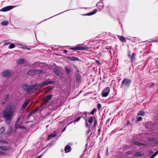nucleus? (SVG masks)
Instances as JSON below:
<instances>
[{
  "mask_svg": "<svg viewBox=\"0 0 158 158\" xmlns=\"http://www.w3.org/2000/svg\"><path fill=\"white\" fill-rule=\"evenodd\" d=\"M33 114V112L31 111L28 114V116H30Z\"/></svg>",
  "mask_w": 158,
  "mask_h": 158,
  "instance_id": "obj_43",
  "label": "nucleus"
},
{
  "mask_svg": "<svg viewBox=\"0 0 158 158\" xmlns=\"http://www.w3.org/2000/svg\"><path fill=\"white\" fill-rule=\"evenodd\" d=\"M82 117V116H80V117H78V118H77L76 120H75L74 121V123H75L76 122H78L79 121L80 119ZM73 122V121H71V123H72Z\"/></svg>",
  "mask_w": 158,
  "mask_h": 158,
  "instance_id": "obj_33",
  "label": "nucleus"
},
{
  "mask_svg": "<svg viewBox=\"0 0 158 158\" xmlns=\"http://www.w3.org/2000/svg\"><path fill=\"white\" fill-rule=\"evenodd\" d=\"M152 153H153L152 151H150V154H152Z\"/></svg>",
  "mask_w": 158,
  "mask_h": 158,
  "instance_id": "obj_55",
  "label": "nucleus"
},
{
  "mask_svg": "<svg viewBox=\"0 0 158 158\" xmlns=\"http://www.w3.org/2000/svg\"><path fill=\"white\" fill-rule=\"evenodd\" d=\"M12 129H10L9 132H7V134L10 133L12 131Z\"/></svg>",
  "mask_w": 158,
  "mask_h": 158,
  "instance_id": "obj_45",
  "label": "nucleus"
},
{
  "mask_svg": "<svg viewBox=\"0 0 158 158\" xmlns=\"http://www.w3.org/2000/svg\"><path fill=\"white\" fill-rule=\"evenodd\" d=\"M1 128L3 129V128H4V127H2Z\"/></svg>",
  "mask_w": 158,
  "mask_h": 158,
  "instance_id": "obj_62",
  "label": "nucleus"
},
{
  "mask_svg": "<svg viewBox=\"0 0 158 158\" xmlns=\"http://www.w3.org/2000/svg\"><path fill=\"white\" fill-rule=\"evenodd\" d=\"M98 158H101L99 153L98 154Z\"/></svg>",
  "mask_w": 158,
  "mask_h": 158,
  "instance_id": "obj_47",
  "label": "nucleus"
},
{
  "mask_svg": "<svg viewBox=\"0 0 158 158\" xmlns=\"http://www.w3.org/2000/svg\"><path fill=\"white\" fill-rule=\"evenodd\" d=\"M4 154V153L3 152L0 151V155H3Z\"/></svg>",
  "mask_w": 158,
  "mask_h": 158,
  "instance_id": "obj_46",
  "label": "nucleus"
},
{
  "mask_svg": "<svg viewBox=\"0 0 158 158\" xmlns=\"http://www.w3.org/2000/svg\"><path fill=\"white\" fill-rule=\"evenodd\" d=\"M110 91V89L109 87H107L103 90L102 92V95L103 97H106L107 96Z\"/></svg>",
  "mask_w": 158,
  "mask_h": 158,
  "instance_id": "obj_9",
  "label": "nucleus"
},
{
  "mask_svg": "<svg viewBox=\"0 0 158 158\" xmlns=\"http://www.w3.org/2000/svg\"><path fill=\"white\" fill-rule=\"evenodd\" d=\"M142 155H143L141 154L140 152H137L134 155V156H135L142 157Z\"/></svg>",
  "mask_w": 158,
  "mask_h": 158,
  "instance_id": "obj_27",
  "label": "nucleus"
},
{
  "mask_svg": "<svg viewBox=\"0 0 158 158\" xmlns=\"http://www.w3.org/2000/svg\"><path fill=\"white\" fill-rule=\"evenodd\" d=\"M101 107V105L100 103H98L97 104V108L98 110H99Z\"/></svg>",
  "mask_w": 158,
  "mask_h": 158,
  "instance_id": "obj_38",
  "label": "nucleus"
},
{
  "mask_svg": "<svg viewBox=\"0 0 158 158\" xmlns=\"http://www.w3.org/2000/svg\"><path fill=\"white\" fill-rule=\"evenodd\" d=\"M31 99H29L27 100L23 105L22 106V108L23 109H24L28 105Z\"/></svg>",
  "mask_w": 158,
  "mask_h": 158,
  "instance_id": "obj_17",
  "label": "nucleus"
},
{
  "mask_svg": "<svg viewBox=\"0 0 158 158\" xmlns=\"http://www.w3.org/2000/svg\"><path fill=\"white\" fill-rule=\"evenodd\" d=\"M69 59L72 61L79 60V59L77 57L73 56L69 57Z\"/></svg>",
  "mask_w": 158,
  "mask_h": 158,
  "instance_id": "obj_22",
  "label": "nucleus"
},
{
  "mask_svg": "<svg viewBox=\"0 0 158 158\" xmlns=\"http://www.w3.org/2000/svg\"><path fill=\"white\" fill-rule=\"evenodd\" d=\"M10 147L8 146H0V149L3 151H7L9 150Z\"/></svg>",
  "mask_w": 158,
  "mask_h": 158,
  "instance_id": "obj_15",
  "label": "nucleus"
},
{
  "mask_svg": "<svg viewBox=\"0 0 158 158\" xmlns=\"http://www.w3.org/2000/svg\"><path fill=\"white\" fill-rule=\"evenodd\" d=\"M56 135V132L54 131L51 135H48V139H51L53 137H55Z\"/></svg>",
  "mask_w": 158,
  "mask_h": 158,
  "instance_id": "obj_16",
  "label": "nucleus"
},
{
  "mask_svg": "<svg viewBox=\"0 0 158 158\" xmlns=\"http://www.w3.org/2000/svg\"><path fill=\"white\" fill-rule=\"evenodd\" d=\"M128 56H129V57H130V55L129 54V55H128Z\"/></svg>",
  "mask_w": 158,
  "mask_h": 158,
  "instance_id": "obj_63",
  "label": "nucleus"
},
{
  "mask_svg": "<svg viewBox=\"0 0 158 158\" xmlns=\"http://www.w3.org/2000/svg\"><path fill=\"white\" fill-rule=\"evenodd\" d=\"M41 156L40 155V156H37V158H40L41 157Z\"/></svg>",
  "mask_w": 158,
  "mask_h": 158,
  "instance_id": "obj_50",
  "label": "nucleus"
},
{
  "mask_svg": "<svg viewBox=\"0 0 158 158\" xmlns=\"http://www.w3.org/2000/svg\"><path fill=\"white\" fill-rule=\"evenodd\" d=\"M131 82V80L127 78H124L122 82V86L124 85L127 87H129Z\"/></svg>",
  "mask_w": 158,
  "mask_h": 158,
  "instance_id": "obj_7",
  "label": "nucleus"
},
{
  "mask_svg": "<svg viewBox=\"0 0 158 158\" xmlns=\"http://www.w3.org/2000/svg\"><path fill=\"white\" fill-rule=\"evenodd\" d=\"M38 110V109L37 108H36L34 110H32V111L33 112V113H34L35 112L37 111Z\"/></svg>",
  "mask_w": 158,
  "mask_h": 158,
  "instance_id": "obj_42",
  "label": "nucleus"
},
{
  "mask_svg": "<svg viewBox=\"0 0 158 158\" xmlns=\"http://www.w3.org/2000/svg\"><path fill=\"white\" fill-rule=\"evenodd\" d=\"M97 111L96 108H94L92 111L90 112V114H93L94 112H96Z\"/></svg>",
  "mask_w": 158,
  "mask_h": 158,
  "instance_id": "obj_36",
  "label": "nucleus"
},
{
  "mask_svg": "<svg viewBox=\"0 0 158 158\" xmlns=\"http://www.w3.org/2000/svg\"><path fill=\"white\" fill-rule=\"evenodd\" d=\"M9 44V43H7V44H5V45H6V44Z\"/></svg>",
  "mask_w": 158,
  "mask_h": 158,
  "instance_id": "obj_60",
  "label": "nucleus"
},
{
  "mask_svg": "<svg viewBox=\"0 0 158 158\" xmlns=\"http://www.w3.org/2000/svg\"><path fill=\"white\" fill-rule=\"evenodd\" d=\"M36 85L29 86L26 84H24L23 85L22 87L25 90L27 91H29L33 88L36 89Z\"/></svg>",
  "mask_w": 158,
  "mask_h": 158,
  "instance_id": "obj_3",
  "label": "nucleus"
},
{
  "mask_svg": "<svg viewBox=\"0 0 158 158\" xmlns=\"http://www.w3.org/2000/svg\"><path fill=\"white\" fill-rule=\"evenodd\" d=\"M148 141L149 142H154L156 141V139L155 138L153 137H149L147 138Z\"/></svg>",
  "mask_w": 158,
  "mask_h": 158,
  "instance_id": "obj_25",
  "label": "nucleus"
},
{
  "mask_svg": "<svg viewBox=\"0 0 158 158\" xmlns=\"http://www.w3.org/2000/svg\"><path fill=\"white\" fill-rule=\"evenodd\" d=\"M93 122V127H95L97 123V121L96 118L94 117H91L88 121V122L89 124H91L92 122Z\"/></svg>",
  "mask_w": 158,
  "mask_h": 158,
  "instance_id": "obj_6",
  "label": "nucleus"
},
{
  "mask_svg": "<svg viewBox=\"0 0 158 158\" xmlns=\"http://www.w3.org/2000/svg\"><path fill=\"white\" fill-rule=\"evenodd\" d=\"M24 59L22 58H20L19 59L18 61V64H23L24 63Z\"/></svg>",
  "mask_w": 158,
  "mask_h": 158,
  "instance_id": "obj_26",
  "label": "nucleus"
},
{
  "mask_svg": "<svg viewBox=\"0 0 158 158\" xmlns=\"http://www.w3.org/2000/svg\"><path fill=\"white\" fill-rule=\"evenodd\" d=\"M132 152V151H128L127 152V154H131Z\"/></svg>",
  "mask_w": 158,
  "mask_h": 158,
  "instance_id": "obj_41",
  "label": "nucleus"
},
{
  "mask_svg": "<svg viewBox=\"0 0 158 158\" xmlns=\"http://www.w3.org/2000/svg\"><path fill=\"white\" fill-rule=\"evenodd\" d=\"M42 73V72L40 70H31L28 72L27 74L28 75H33L35 74H40Z\"/></svg>",
  "mask_w": 158,
  "mask_h": 158,
  "instance_id": "obj_4",
  "label": "nucleus"
},
{
  "mask_svg": "<svg viewBox=\"0 0 158 158\" xmlns=\"http://www.w3.org/2000/svg\"><path fill=\"white\" fill-rule=\"evenodd\" d=\"M64 53H66L68 52V51L67 50H65L64 51Z\"/></svg>",
  "mask_w": 158,
  "mask_h": 158,
  "instance_id": "obj_49",
  "label": "nucleus"
},
{
  "mask_svg": "<svg viewBox=\"0 0 158 158\" xmlns=\"http://www.w3.org/2000/svg\"><path fill=\"white\" fill-rule=\"evenodd\" d=\"M91 131L90 129H89V130L87 131V133H89V132L90 131Z\"/></svg>",
  "mask_w": 158,
  "mask_h": 158,
  "instance_id": "obj_53",
  "label": "nucleus"
},
{
  "mask_svg": "<svg viewBox=\"0 0 158 158\" xmlns=\"http://www.w3.org/2000/svg\"><path fill=\"white\" fill-rule=\"evenodd\" d=\"M16 110V107L15 105L11 104L6 105L2 112L3 117L6 123H9L11 122V118Z\"/></svg>",
  "mask_w": 158,
  "mask_h": 158,
  "instance_id": "obj_2",
  "label": "nucleus"
},
{
  "mask_svg": "<svg viewBox=\"0 0 158 158\" xmlns=\"http://www.w3.org/2000/svg\"><path fill=\"white\" fill-rule=\"evenodd\" d=\"M0 142L2 144H7L8 143V142L6 141H3L2 140H0Z\"/></svg>",
  "mask_w": 158,
  "mask_h": 158,
  "instance_id": "obj_35",
  "label": "nucleus"
},
{
  "mask_svg": "<svg viewBox=\"0 0 158 158\" xmlns=\"http://www.w3.org/2000/svg\"><path fill=\"white\" fill-rule=\"evenodd\" d=\"M153 41L154 42H154H158V41H157V40H155V41Z\"/></svg>",
  "mask_w": 158,
  "mask_h": 158,
  "instance_id": "obj_56",
  "label": "nucleus"
},
{
  "mask_svg": "<svg viewBox=\"0 0 158 158\" xmlns=\"http://www.w3.org/2000/svg\"><path fill=\"white\" fill-rule=\"evenodd\" d=\"M67 126H65L64 128L65 129L66 128V127H67Z\"/></svg>",
  "mask_w": 158,
  "mask_h": 158,
  "instance_id": "obj_61",
  "label": "nucleus"
},
{
  "mask_svg": "<svg viewBox=\"0 0 158 158\" xmlns=\"http://www.w3.org/2000/svg\"><path fill=\"white\" fill-rule=\"evenodd\" d=\"M150 158H154L152 156Z\"/></svg>",
  "mask_w": 158,
  "mask_h": 158,
  "instance_id": "obj_58",
  "label": "nucleus"
},
{
  "mask_svg": "<svg viewBox=\"0 0 158 158\" xmlns=\"http://www.w3.org/2000/svg\"><path fill=\"white\" fill-rule=\"evenodd\" d=\"M81 44H79L77 46H75L71 48L70 49L72 50H85L88 49V48L87 47H84L83 46H80Z\"/></svg>",
  "mask_w": 158,
  "mask_h": 158,
  "instance_id": "obj_8",
  "label": "nucleus"
},
{
  "mask_svg": "<svg viewBox=\"0 0 158 158\" xmlns=\"http://www.w3.org/2000/svg\"><path fill=\"white\" fill-rule=\"evenodd\" d=\"M98 135H100L101 129H98Z\"/></svg>",
  "mask_w": 158,
  "mask_h": 158,
  "instance_id": "obj_44",
  "label": "nucleus"
},
{
  "mask_svg": "<svg viewBox=\"0 0 158 158\" xmlns=\"http://www.w3.org/2000/svg\"><path fill=\"white\" fill-rule=\"evenodd\" d=\"M65 69L66 72L67 74L69 75L70 74L71 72V70L69 68H68L67 67H65L64 68Z\"/></svg>",
  "mask_w": 158,
  "mask_h": 158,
  "instance_id": "obj_28",
  "label": "nucleus"
},
{
  "mask_svg": "<svg viewBox=\"0 0 158 158\" xmlns=\"http://www.w3.org/2000/svg\"><path fill=\"white\" fill-rule=\"evenodd\" d=\"M83 114L85 115V116L83 117V118L84 119H85V125L86 127H89V125L88 124L87 119H86V118L87 116V113L86 112H84Z\"/></svg>",
  "mask_w": 158,
  "mask_h": 158,
  "instance_id": "obj_18",
  "label": "nucleus"
},
{
  "mask_svg": "<svg viewBox=\"0 0 158 158\" xmlns=\"http://www.w3.org/2000/svg\"><path fill=\"white\" fill-rule=\"evenodd\" d=\"M117 36L119 38L120 40L122 42H126V38L123 36H119L118 35H117Z\"/></svg>",
  "mask_w": 158,
  "mask_h": 158,
  "instance_id": "obj_20",
  "label": "nucleus"
},
{
  "mask_svg": "<svg viewBox=\"0 0 158 158\" xmlns=\"http://www.w3.org/2000/svg\"><path fill=\"white\" fill-rule=\"evenodd\" d=\"M1 24L2 25H6L8 24V22L6 21H4L2 22Z\"/></svg>",
  "mask_w": 158,
  "mask_h": 158,
  "instance_id": "obj_32",
  "label": "nucleus"
},
{
  "mask_svg": "<svg viewBox=\"0 0 158 158\" xmlns=\"http://www.w3.org/2000/svg\"><path fill=\"white\" fill-rule=\"evenodd\" d=\"M5 129H3V130L4 131Z\"/></svg>",
  "mask_w": 158,
  "mask_h": 158,
  "instance_id": "obj_64",
  "label": "nucleus"
},
{
  "mask_svg": "<svg viewBox=\"0 0 158 158\" xmlns=\"http://www.w3.org/2000/svg\"><path fill=\"white\" fill-rule=\"evenodd\" d=\"M97 11V10L94 9V10L93 11L91 12L88 13L87 14H85V15H89V16L92 15H94L96 13Z\"/></svg>",
  "mask_w": 158,
  "mask_h": 158,
  "instance_id": "obj_24",
  "label": "nucleus"
},
{
  "mask_svg": "<svg viewBox=\"0 0 158 158\" xmlns=\"http://www.w3.org/2000/svg\"><path fill=\"white\" fill-rule=\"evenodd\" d=\"M19 128H21V129H22V128H24L23 127H19Z\"/></svg>",
  "mask_w": 158,
  "mask_h": 158,
  "instance_id": "obj_54",
  "label": "nucleus"
},
{
  "mask_svg": "<svg viewBox=\"0 0 158 158\" xmlns=\"http://www.w3.org/2000/svg\"><path fill=\"white\" fill-rule=\"evenodd\" d=\"M16 110V107L15 105L11 104L6 105L2 112L3 117L6 123H9L11 122V118Z\"/></svg>",
  "mask_w": 158,
  "mask_h": 158,
  "instance_id": "obj_1",
  "label": "nucleus"
},
{
  "mask_svg": "<svg viewBox=\"0 0 158 158\" xmlns=\"http://www.w3.org/2000/svg\"><path fill=\"white\" fill-rule=\"evenodd\" d=\"M54 72L57 75H58L60 73V71L57 69H55L54 70Z\"/></svg>",
  "mask_w": 158,
  "mask_h": 158,
  "instance_id": "obj_29",
  "label": "nucleus"
},
{
  "mask_svg": "<svg viewBox=\"0 0 158 158\" xmlns=\"http://www.w3.org/2000/svg\"><path fill=\"white\" fill-rule=\"evenodd\" d=\"M71 148L70 147L69 145H67L64 148V151L65 153L69 152L71 150Z\"/></svg>",
  "mask_w": 158,
  "mask_h": 158,
  "instance_id": "obj_19",
  "label": "nucleus"
},
{
  "mask_svg": "<svg viewBox=\"0 0 158 158\" xmlns=\"http://www.w3.org/2000/svg\"><path fill=\"white\" fill-rule=\"evenodd\" d=\"M131 143L133 144H135V145H138V146H144L145 147H147L148 146V145L146 143H140L137 141L134 140H132Z\"/></svg>",
  "mask_w": 158,
  "mask_h": 158,
  "instance_id": "obj_10",
  "label": "nucleus"
},
{
  "mask_svg": "<svg viewBox=\"0 0 158 158\" xmlns=\"http://www.w3.org/2000/svg\"><path fill=\"white\" fill-rule=\"evenodd\" d=\"M15 45L14 44H10L9 47V48H12L15 47Z\"/></svg>",
  "mask_w": 158,
  "mask_h": 158,
  "instance_id": "obj_34",
  "label": "nucleus"
},
{
  "mask_svg": "<svg viewBox=\"0 0 158 158\" xmlns=\"http://www.w3.org/2000/svg\"><path fill=\"white\" fill-rule=\"evenodd\" d=\"M21 48L22 49H27V50H30V48H27V47H21Z\"/></svg>",
  "mask_w": 158,
  "mask_h": 158,
  "instance_id": "obj_39",
  "label": "nucleus"
},
{
  "mask_svg": "<svg viewBox=\"0 0 158 158\" xmlns=\"http://www.w3.org/2000/svg\"><path fill=\"white\" fill-rule=\"evenodd\" d=\"M52 95H49L46 96L44 98V101L45 103L48 102L52 98Z\"/></svg>",
  "mask_w": 158,
  "mask_h": 158,
  "instance_id": "obj_14",
  "label": "nucleus"
},
{
  "mask_svg": "<svg viewBox=\"0 0 158 158\" xmlns=\"http://www.w3.org/2000/svg\"><path fill=\"white\" fill-rule=\"evenodd\" d=\"M11 75V72L9 71H6L2 73V75L5 77H8Z\"/></svg>",
  "mask_w": 158,
  "mask_h": 158,
  "instance_id": "obj_13",
  "label": "nucleus"
},
{
  "mask_svg": "<svg viewBox=\"0 0 158 158\" xmlns=\"http://www.w3.org/2000/svg\"><path fill=\"white\" fill-rule=\"evenodd\" d=\"M65 129H63V131H62V132L64 131L65 130Z\"/></svg>",
  "mask_w": 158,
  "mask_h": 158,
  "instance_id": "obj_57",
  "label": "nucleus"
},
{
  "mask_svg": "<svg viewBox=\"0 0 158 158\" xmlns=\"http://www.w3.org/2000/svg\"><path fill=\"white\" fill-rule=\"evenodd\" d=\"M96 62L97 63H98V64L99 63V62L97 60H96Z\"/></svg>",
  "mask_w": 158,
  "mask_h": 158,
  "instance_id": "obj_51",
  "label": "nucleus"
},
{
  "mask_svg": "<svg viewBox=\"0 0 158 158\" xmlns=\"http://www.w3.org/2000/svg\"><path fill=\"white\" fill-rule=\"evenodd\" d=\"M131 143L133 144H135V145H138V146H144L145 147H147L148 146V145L146 143H140L137 141L134 140H132Z\"/></svg>",
  "mask_w": 158,
  "mask_h": 158,
  "instance_id": "obj_11",
  "label": "nucleus"
},
{
  "mask_svg": "<svg viewBox=\"0 0 158 158\" xmlns=\"http://www.w3.org/2000/svg\"><path fill=\"white\" fill-rule=\"evenodd\" d=\"M106 153H107V155H108V148H107L106 149Z\"/></svg>",
  "mask_w": 158,
  "mask_h": 158,
  "instance_id": "obj_48",
  "label": "nucleus"
},
{
  "mask_svg": "<svg viewBox=\"0 0 158 158\" xmlns=\"http://www.w3.org/2000/svg\"><path fill=\"white\" fill-rule=\"evenodd\" d=\"M158 154V150L156 152L153 154L152 156L154 158Z\"/></svg>",
  "mask_w": 158,
  "mask_h": 158,
  "instance_id": "obj_37",
  "label": "nucleus"
},
{
  "mask_svg": "<svg viewBox=\"0 0 158 158\" xmlns=\"http://www.w3.org/2000/svg\"><path fill=\"white\" fill-rule=\"evenodd\" d=\"M156 125L155 123H148L147 124V126L148 127H153L156 126Z\"/></svg>",
  "mask_w": 158,
  "mask_h": 158,
  "instance_id": "obj_23",
  "label": "nucleus"
},
{
  "mask_svg": "<svg viewBox=\"0 0 158 158\" xmlns=\"http://www.w3.org/2000/svg\"><path fill=\"white\" fill-rule=\"evenodd\" d=\"M54 82V81H46L44 82H42L41 84L39 85H36L37 86L35 88H36L39 87H43L45 85H48V84H52Z\"/></svg>",
  "mask_w": 158,
  "mask_h": 158,
  "instance_id": "obj_5",
  "label": "nucleus"
},
{
  "mask_svg": "<svg viewBox=\"0 0 158 158\" xmlns=\"http://www.w3.org/2000/svg\"><path fill=\"white\" fill-rule=\"evenodd\" d=\"M135 54L134 53H133L132 54V56L131 57V61H133L135 60Z\"/></svg>",
  "mask_w": 158,
  "mask_h": 158,
  "instance_id": "obj_30",
  "label": "nucleus"
},
{
  "mask_svg": "<svg viewBox=\"0 0 158 158\" xmlns=\"http://www.w3.org/2000/svg\"><path fill=\"white\" fill-rule=\"evenodd\" d=\"M156 143L158 144V141L156 142Z\"/></svg>",
  "mask_w": 158,
  "mask_h": 158,
  "instance_id": "obj_59",
  "label": "nucleus"
},
{
  "mask_svg": "<svg viewBox=\"0 0 158 158\" xmlns=\"http://www.w3.org/2000/svg\"><path fill=\"white\" fill-rule=\"evenodd\" d=\"M145 113L143 111H140L138 114L137 115L138 116L139 115H142L143 116L145 115Z\"/></svg>",
  "mask_w": 158,
  "mask_h": 158,
  "instance_id": "obj_31",
  "label": "nucleus"
},
{
  "mask_svg": "<svg viewBox=\"0 0 158 158\" xmlns=\"http://www.w3.org/2000/svg\"><path fill=\"white\" fill-rule=\"evenodd\" d=\"M15 6H6L4 7H3L2 9L0 10V11L3 12H6L8 11H9L12 9H13L14 7H15Z\"/></svg>",
  "mask_w": 158,
  "mask_h": 158,
  "instance_id": "obj_12",
  "label": "nucleus"
},
{
  "mask_svg": "<svg viewBox=\"0 0 158 158\" xmlns=\"http://www.w3.org/2000/svg\"><path fill=\"white\" fill-rule=\"evenodd\" d=\"M76 81L77 82H80L81 81V77L79 74H77L76 75Z\"/></svg>",
  "mask_w": 158,
  "mask_h": 158,
  "instance_id": "obj_21",
  "label": "nucleus"
},
{
  "mask_svg": "<svg viewBox=\"0 0 158 158\" xmlns=\"http://www.w3.org/2000/svg\"><path fill=\"white\" fill-rule=\"evenodd\" d=\"M130 123V122L129 121H128L127 122V125H129Z\"/></svg>",
  "mask_w": 158,
  "mask_h": 158,
  "instance_id": "obj_52",
  "label": "nucleus"
},
{
  "mask_svg": "<svg viewBox=\"0 0 158 158\" xmlns=\"http://www.w3.org/2000/svg\"><path fill=\"white\" fill-rule=\"evenodd\" d=\"M142 119V118L141 117H139L137 118V120L138 121H141Z\"/></svg>",
  "mask_w": 158,
  "mask_h": 158,
  "instance_id": "obj_40",
  "label": "nucleus"
}]
</instances>
